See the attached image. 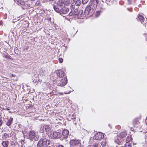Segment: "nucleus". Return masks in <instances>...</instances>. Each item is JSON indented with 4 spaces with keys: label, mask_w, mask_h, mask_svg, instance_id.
Instances as JSON below:
<instances>
[{
    "label": "nucleus",
    "mask_w": 147,
    "mask_h": 147,
    "mask_svg": "<svg viewBox=\"0 0 147 147\" xmlns=\"http://www.w3.org/2000/svg\"><path fill=\"white\" fill-rule=\"evenodd\" d=\"M24 7L26 8H28L30 7V4H28V3L26 2Z\"/></svg>",
    "instance_id": "bb28decb"
},
{
    "label": "nucleus",
    "mask_w": 147,
    "mask_h": 147,
    "mask_svg": "<svg viewBox=\"0 0 147 147\" xmlns=\"http://www.w3.org/2000/svg\"><path fill=\"white\" fill-rule=\"evenodd\" d=\"M104 137V135L101 132H98L94 136V138L96 140H100Z\"/></svg>",
    "instance_id": "9b49d317"
},
{
    "label": "nucleus",
    "mask_w": 147,
    "mask_h": 147,
    "mask_svg": "<svg viewBox=\"0 0 147 147\" xmlns=\"http://www.w3.org/2000/svg\"><path fill=\"white\" fill-rule=\"evenodd\" d=\"M75 7L74 5H71L70 6V8L71 9V11H73L74 10V8Z\"/></svg>",
    "instance_id": "2f4dec72"
},
{
    "label": "nucleus",
    "mask_w": 147,
    "mask_h": 147,
    "mask_svg": "<svg viewBox=\"0 0 147 147\" xmlns=\"http://www.w3.org/2000/svg\"><path fill=\"white\" fill-rule=\"evenodd\" d=\"M106 144V143L105 142H102L101 143V145L102 146H104Z\"/></svg>",
    "instance_id": "473e14b6"
},
{
    "label": "nucleus",
    "mask_w": 147,
    "mask_h": 147,
    "mask_svg": "<svg viewBox=\"0 0 147 147\" xmlns=\"http://www.w3.org/2000/svg\"><path fill=\"white\" fill-rule=\"evenodd\" d=\"M100 11H97V12L95 14L96 16L97 17L98 16L100 15Z\"/></svg>",
    "instance_id": "72a5a7b5"
},
{
    "label": "nucleus",
    "mask_w": 147,
    "mask_h": 147,
    "mask_svg": "<svg viewBox=\"0 0 147 147\" xmlns=\"http://www.w3.org/2000/svg\"><path fill=\"white\" fill-rule=\"evenodd\" d=\"M121 147H123V146H121Z\"/></svg>",
    "instance_id": "13d9d810"
},
{
    "label": "nucleus",
    "mask_w": 147,
    "mask_h": 147,
    "mask_svg": "<svg viewBox=\"0 0 147 147\" xmlns=\"http://www.w3.org/2000/svg\"><path fill=\"white\" fill-rule=\"evenodd\" d=\"M73 14V13L72 12V11H71L69 13V16H71Z\"/></svg>",
    "instance_id": "4c0bfd02"
},
{
    "label": "nucleus",
    "mask_w": 147,
    "mask_h": 147,
    "mask_svg": "<svg viewBox=\"0 0 147 147\" xmlns=\"http://www.w3.org/2000/svg\"><path fill=\"white\" fill-rule=\"evenodd\" d=\"M53 8L55 11L60 15H65L67 14L69 11V9L65 7H59L53 5Z\"/></svg>",
    "instance_id": "f257e3e1"
},
{
    "label": "nucleus",
    "mask_w": 147,
    "mask_h": 147,
    "mask_svg": "<svg viewBox=\"0 0 147 147\" xmlns=\"http://www.w3.org/2000/svg\"><path fill=\"white\" fill-rule=\"evenodd\" d=\"M50 140L45 138H42L38 141L37 146V147H45L49 145L50 144Z\"/></svg>",
    "instance_id": "f03ea898"
},
{
    "label": "nucleus",
    "mask_w": 147,
    "mask_h": 147,
    "mask_svg": "<svg viewBox=\"0 0 147 147\" xmlns=\"http://www.w3.org/2000/svg\"><path fill=\"white\" fill-rule=\"evenodd\" d=\"M36 5H38V4H37V3H36Z\"/></svg>",
    "instance_id": "8fccbe9b"
},
{
    "label": "nucleus",
    "mask_w": 147,
    "mask_h": 147,
    "mask_svg": "<svg viewBox=\"0 0 147 147\" xmlns=\"http://www.w3.org/2000/svg\"><path fill=\"white\" fill-rule=\"evenodd\" d=\"M127 132L126 131H124L120 133V139L122 138L123 141L125 140V138L127 135Z\"/></svg>",
    "instance_id": "2eb2a0df"
},
{
    "label": "nucleus",
    "mask_w": 147,
    "mask_h": 147,
    "mask_svg": "<svg viewBox=\"0 0 147 147\" xmlns=\"http://www.w3.org/2000/svg\"><path fill=\"white\" fill-rule=\"evenodd\" d=\"M79 147H83V146H79Z\"/></svg>",
    "instance_id": "864d4df0"
},
{
    "label": "nucleus",
    "mask_w": 147,
    "mask_h": 147,
    "mask_svg": "<svg viewBox=\"0 0 147 147\" xmlns=\"http://www.w3.org/2000/svg\"><path fill=\"white\" fill-rule=\"evenodd\" d=\"M88 0H82V2L83 4H86L88 2Z\"/></svg>",
    "instance_id": "7c9ffc66"
},
{
    "label": "nucleus",
    "mask_w": 147,
    "mask_h": 147,
    "mask_svg": "<svg viewBox=\"0 0 147 147\" xmlns=\"http://www.w3.org/2000/svg\"><path fill=\"white\" fill-rule=\"evenodd\" d=\"M74 2H75L76 6H79L80 5L81 3V1L80 0H74Z\"/></svg>",
    "instance_id": "412c9836"
},
{
    "label": "nucleus",
    "mask_w": 147,
    "mask_h": 147,
    "mask_svg": "<svg viewBox=\"0 0 147 147\" xmlns=\"http://www.w3.org/2000/svg\"><path fill=\"white\" fill-rule=\"evenodd\" d=\"M9 113H11V111H9Z\"/></svg>",
    "instance_id": "603ef678"
},
{
    "label": "nucleus",
    "mask_w": 147,
    "mask_h": 147,
    "mask_svg": "<svg viewBox=\"0 0 147 147\" xmlns=\"http://www.w3.org/2000/svg\"><path fill=\"white\" fill-rule=\"evenodd\" d=\"M50 136L53 139L59 138L60 139V133L57 131H54L50 134Z\"/></svg>",
    "instance_id": "1a4fd4ad"
},
{
    "label": "nucleus",
    "mask_w": 147,
    "mask_h": 147,
    "mask_svg": "<svg viewBox=\"0 0 147 147\" xmlns=\"http://www.w3.org/2000/svg\"><path fill=\"white\" fill-rule=\"evenodd\" d=\"M127 9L129 11L131 12L132 11V9Z\"/></svg>",
    "instance_id": "79ce46f5"
},
{
    "label": "nucleus",
    "mask_w": 147,
    "mask_h": 147,
    "mask_svg": "<svg viewBox=\"0 0 147 147\" xmlns=\"http://www.w3.org/2000/svg\"><path fill=\"white\" fill-rule=\"evenodd\" d=\"M70 0H59L56 3V6L65 7L68 6L70 4Z\"/></svg>",
    "instance_id": "7ed1b4c3"
},
{
    "label": "nucleus",
    "mask_w": 147,
    "mask_h": 147,
    "mask_svg": "<svg viewBox=\"0 0 147 147\" xmlns=\"http://www.w3.org/2000/svg\"><path fill=\"white\" fill-rule=\"evenodd\" d=\"M69 143L71 146H76L78 145L79 146V147L82 146L81 145L79 141L76 139L71 140Z\"/></svg>",
    "instance_id": "0eeeda50"
},
{
    "label": "nucleus",
    "mask_w": 147,
    "mask_h": 147,
    "mask_svg": "<svg viewBox=\"0 0 147 147\" xmlns=\"http://www.w3.org/2000/svg\"><path fill=\"white\" fill-rule=\"evenodd\" d=\"M16 75L15 74H12L11 75V77H15L16 76Z\"/></svg>",
    "instance_id": "c03bdc74"
},
{
    "label": "nucleus",
    "mask_w": 147,
    "mask_h": 147,
    "mask_svg": "<svg viewBox=\"0 0 147 147\" xmlns=\"http://www.w3.org/2000/svg\"><path fill=\"white\" fill-rule=\"evenodd\" d=\"M22 140V141L23 142V143L24 142V140Z\"/></svg>",
    "instance_id": "49530a36"
},
{
    "label": "nucleus",
    "mask_w": 147,
    "mask_h": 147,
    "mask_svg": "<svg viewBox=\"0 0 147 147\" xmlns=\"http://www.w3.org/2000/svg\"><path fill=\"white\" fill-rule=\"evenodd\" d=\"M111 0H102V1L103 2H105L107 3L108 2H109Z\"/></svg>",
    "instance_id": "e433bc0d"
},
{
    "label": "nucleus",
    "mask_w": 147,
    "mask_h": 147,
    "mask_svg": "<svg viewBox=\"0 0 147 147\" xmlns=\"http://www.w3.org/2000/svg\"><path fill=\"white\" fill-rule=\"evenodd\" d=\"M58 94H60V95H63V93L62 92H59L58 93Z\"/></svg>",
    "instance_id": "ea45409f"
},
{
    "label": "nucleus",
    "mask_w": 147,
    "mask_h": 147,
    "mask_svg": "<svg viewBox=\"0 0 147 147\" xmlns=\"http://www.w3.org/2000/svg\"><path fill=\"white\" fill-rule=\"evenodd\" d=\"M101 6H102V7H100V8L102 9H104V8L103 7V5H101Z\"/></svg>",
    "instance_id": "a19ab883"
},
{
    "label": "nucleus",
    "mask_w": 147,
    "mask_h": 147,
    "mask_svg": "<svg viewBox=\"0 0 147 147\" xmlns=\"http://www.w3.org/2000/svg\"><path fill=\"white\" fill-rule=\"evenodd\" d=\"M132 138L130 136H127L126 138L125 141H126V142H128L129 143H130V142L132 140Z\"/></svg>",
    "instance_id": "4be33fe9"
},
{
    "label": "nucleus",
    "mask_w": 147,
    "mask_h": 147,
    "mask_svg": "<svg viewBox=\"0 0 147 147\" xmlns=\"http://www.w3.org/2000/svg\"><path fill=\"white\" fill-rule=\"evenodd\" d=\"M120 145L121 144V142H120Z\"/></svg>",
    "instance_id": "4d7b16f0"
},
{
    "label": "nucleus",
    "mask_w": 147,
    "mask_h": 147,
    "mask_svg": "<svg viewBox=\"0 0 147 147\" xmlns=\"http://www.w3.org/2000/svg\"><path fill=\"white\" fill-rule=\"evenodd\" d=\"M5 57H6V58H8V57H7V56H5Z\"/></svg>",
    "instance_id": "09e8293b"
},
{
    "label": "nucleus",
    "mask_w": 147,
    "mask_h": 147,
    "mask_svg": "<svg viewBox=\"0 0 147 147\" xmlns=\"http://www.w3.org/2000/svg\"><path fill=\"white\" fill-rule=\"evenodd\" d=\"M18 4H20L22 6H24L26 2H25L23 0H20L18 1Z\"/></svg>",
    "instance_id": "393cba45"
},
{
    "label": "nucleus",
    "mask_w": 147,
    "mask_h": 147,
    "mask_svg": "<svg viewBox=\"0 0 147 147\" xmlns=\"http://www.w3.org/2000/svg\"><path fill=\"white\" fill-rule=\"evenodd\" d=\"M119 136H116L115 138V139H114L115 142V143L116 144H117V145H116V146L117 147H118L119 144Z\"/></svg>",
    "instance_id": "dca6fc26"
},
{
    "label": "nucleus",
    "mask_w": 147,
    "mask_h": 147,
    "mask_svg": "<svg viewBox=\"0 0 147 147\" xmlns=\"http://www.w3.org/2000/svg\"><path fill=\"white\" fill-rule=\"evenodd\" d=\"M67 83V79L66 78H64L62 79L60 81L59 83V86H63L65 85Z\"/></svg>",
    "instance_id": "ddd939ff"
},
{
    "label": "nucleus",
    "mask_w": 147,
    "mask_h": 147,
    "mask_svg": "<svg viewBox=\"0 0 147 147\" xmlns=\"http://www.w3.org/2000/svg\"><path fill=\"white\" fill-rule=\"evenodd\" d=\"M78 12V11L77 9H75L74 10V16L75 17H76V16L77 15Z\"/></svg>",
    "instance_id": "a878e982"
},
{
    "label": "nucleus",
    "mask_w": 147,
    "mask_h": 147,
    "mask_svg": "<svg viewBox=\"0 0 147 147\" xmlns=\"http://www.w3.org/2000/svg\"><path fill=\"white\" fill-rule=\"evenodd\" d=\"M6 109L7 110H9V109H8V108H7Z\"/></svg>",
    "instance_id": "de8ad7c7"
},
{
    "label": "nucleus",
    "mask_w": 147,
    "mask_h": 147,
    "mask_svg": "<svg viewBox=\"0 0 147 147\" xmlns=\"http://www.w3.org/2000/svg\"><path fill=\"white\" fill-rule=\"evenodd\" d=\"M13 120V118L12 117H10L8 119L7 122L6 123V125L8 126H10L12 123Z\"/></svg>",
    "instance_id": "f3484780"
},
{
    "label": "nucleus",
    "mask_w": 147,
    "mask_h": 147,
    "mask_svg": "<svg viewBox=\"0 0 147 147\" xmlns=\"http://www.w3.org/2000/svg\"><path fill=\"white\" fill-rule=\"evenodd\" d=\"M76 114H73L72 115V117H71V119H76Z\"/></svg>",
    "instance_id": "c9c22d12"
},
{
    "label": "nucleus",
    "mask_w": 147,
    "mask_h": 147,
    "mask_svg": "<svg viewBox=\"0 0 147 147\" xmlns=\"http://www.w3.org/2000/svg\"><path fill=\"white\" fill-rule=\"evenodd\" d=\"M87 147H93V146H92L89 145L88 146H87Z\"/></svg>",
    "instance_id": "a18cd8bd"
},
{
    "label": "nucleus",
    "mask_w": 147,
    "mask_h": 147,
    "mask_svg": "<svg viewBox=\"0 0 147 147\" xmlns=\"http://www.w3.org/2000/svg\"><path fill=\"white\" fill-rule=\"evenodd\" d=\"M49 1H52L53 0H49Z\"/></svg>",
    "instance_id": "5fc2aeb1"
},
{
    "label": "nucleus",
    "mask_w": 147,
    "mask_h": 147,
    "mask_svg": "<svg viewBox=\"0 0 147 147\" xmlns=\"http://www.w3.org/2000/svg\"><path fill=\"white\" fill-rule=\"evenodd\" d=\"M21 143H22V144H23V143H22V142H21Z\"/></svg>",
    "instance_id": "6e6d98bb"
},
{
    "label": "nucleus",
    "mask_w": 147,
    "mask_h": 147,
    "mask_svg": "<svg viewBox=\"0 0 147 147\" xmlns=\"http://www.w3.org/2000/svg\"><path fill=\"white\" fill-rule=\"evenodd\" d=\"M28 136L29 139L32 141L33 140L35 141H37L38 140L39 136L34 131H30L29 133Z\"/></svg>",
    "instance_id": "20e7f679"
},
{
    "label": "nucleus",
    "mask_w": 147,
    "mask_h": 147,
    "mask_svg": "<svg viewBox=\"0 0 147 147\" xmlns=\"http://www.w3.org/2000/svg\"><path fill=\"white\" fill-rule=\"evenodd\" d=\"M92 8L90 5L87 6L84 11L85 15H87L90 13L91 14L93 13L94 9Z\"/></svg>",
    "instance_id": "423d86ee"
},
{
    "label": "nucleus",
    "mask_w": 147,
    "mask_h": 147,
    "mask_svg": "<svg viewBox=\"0 0 147 147\" xmlns=\"http://www.w3.org/2000/svg\"><path fill=\"white\" fill-rule=\"evenodd\" d=\"M57 147H64L63 145L61 144L59 145Z\"/></svg>",
    "instance_id": "58836bf2"
},
{
    "label": "nucleus",
    "mask_w": 147,
    "mask_h": 147,
    "mask_svg": "<svg viewBox=\"0 0 147 147\" xmlns=\"http://www.w3.org/2000/svg\"><path fill=\"white\" fill-rule=\"evenodd\" d=\"M124 147H131L130 143L126 142V144L124 145Z\"/></svg>",
    "instance_id": "cd10ccee"
},
{
    "label": "nucleus",
    "mask_w": 147,
    "mask_h": 147,
    "mask_svg": "<svg viewBox=\"0 0 147 147\" xmlns=\"http://www.w3.org/2000/svg\"><path fill=\"white\" fill-rule=\"evenodd\" d=\"M139 123V122L137 119H135L133 121V125H134V127H137V126H136V125H138Z\"/></svg>",
    "instance_id": "6ab92c4d"
},
{
    "label": "nucleus",
    "mask_w": 147,
    "mask_h": 147,
    "mask_svg": "<svg viewBox=\"0 0 147 147\" xmlns=\"http://www.w3.org/2000/svg\"><path fill=\"white\" fill-rule=\"evenodd\" d=\"M142 137L145 139V142L147 143V132L142 134Z\"/></svg>",
    "instance_id": "5701e85b"
},
{
    "label": "nucleus",
    "mask_w": 147,
    "mask_h": 147,
    "mask_svg": "<svg viewBox=\"0 0 147 147\" xmlns=\"http://www.w3.org/2000/svg\"><path fill=\"white\" fill-rule=\"evenodd\" d=\"M56 72L57 76L59 77L62 78L65 75V72L61 70H58L56 71Z\"/></svg>",
    "instance_id": "f8f14e48"
},
{
    "label": "nucleus",
    "mask_w": 147,
    "mask_h": 147,
    "mask_svg": "<svg viewBox=\"0 0 147 147\" xmlns=\"http://www.w3.org/2000/svg\"><path fill=\"white\" fill-rule=\"evenodd\" d=\"M69 134V131L67 129L63 130L62 134L60 133V139L61 140L66 139L67 138Z\"/></svg>",
    "instance_id": "39448f33"
},
{
    "label": "nucleus",
    "mask_w": 147,
    "mask_h": 147,
    "mask_svg": "<svg viewBox=\"0 0 147 147\" xmlns=\"http://www.w3.org/2000/svg\"><path fill=\"white\" fill-rule=\"evenodd\" d=\"M9 136V134L6 133L2 134V138L4 139H5L7 138H8Z\"/></svg>",
    "instance_id": "b1692460"
},
{
    "label": "nucleus",
    "mask_w": 147,
    "mask_h": 147,
    "mask_svg": "<svg viewBox=\"0 0 147 147\" xmlns=\"http://www.w3.org/2000/svg\"><path fill=\"white\" fill-rule=\"evenodd\" d=\"M76 124H77V123H75V125H76Z\"/></svg>",
    "instance_id": "3c124183"
},
{
    "label": "nucleus",
    "mask_w": 147,
    "mask_h": 147,
    "mask_svg": "<svg viewBox=\"0 0 147 147\" xmlns=\"http://www.w3.org/2000/svg\"><path fill=\"white\" fill-rule=\"evenodd\" d=\"M1 144L3 147H7L9 144V142L7 140L3 141L2 142Z\"/></svg>",
    "instance_id": "a211bd4d"
},
{
    "label": "nucleus",
    "mask_w": 147,
    "mask_h": 147,
    "mask_svg": "<svg viewBox=\"0 0 147 147\" xmlns=\"http://www.w3.org/2000/svg\"><path fill=\"white\" fill-rule=\"evenodd\" d=\"M45 70L43 69H41L40 71V75H43L44 74L45 72Z\"/></svg>",
    "instance_id": "c85d7f7f"
},
{
    "label": "nucleus",
    "mask_w": 147,
    "mask_h": 147,
    "mask_svg": "<svg viewBox=\"0 0 147 147\" xmlns=\"http://www.w3.org/2000/svg\"><path fill=\"white\" fill-rule=\"evenodd\" d=\"M83 17V11L82 10H80L78 11V13L76 18H82Z\"/></svg>",
    "instance_id": "4468645a"
},
{
    "label": "nucleus",
    "mask_w": 147,
    "mask_h": 147,
    "mask_svg": "<svg viewBox=\"0 0 147 147\" xmlns=\"http://www.w3.org/2000/svg\"><path fill=\"white\" fill-rule=\"evenodd\" d=\"M59 63H61L63 62V60L62 58H59Z\"/></svg>",
    "instance_id": "f704fd0d"
},
{
    "label": "nucleus",
    "mask_w": 147,
    "mask_h": 147,
    "mask_svg": "<svg viewBox=\"0 0 147 147\" xmlns=\"http://www.w3.org/2000/svg\"><path fill=\"white\" fill-rule=\"evenodd\" d=\"M91 4L90 5L94 9L97 7V5L99 3L98 0H91Z\"/></svg>",
    "instance_id": "6e6552de"
},
{
    "label": "nucleus",
    "mask_w": 147,
    "mask_h": 147,
    "mask_svg": "<svg viewBox=\"0 0 147 147\" xmlns=\"http://www.w3.org/2000/svg\"><path fill=\"white\" fill-rule=\"evenodd\" d=\"M44 129H45V131L48 133H49L51 132V129L49 126L48 125H44L43 128L41 127L40 129V132L42 133L44 132Z\"/></svg>",
    "instance_id": "9d476101"
},
{
    "label": "nucleus",
    "mask_w": 147,
    "mask_h": 147,
    "mask_svg": "<svg viewBox=\"0 0 147 147\" xmlns=\"http://www.w3.org/2000/svg\"><path fill=\"white\" fill-rule=\"evenodd\" d=\"M99 145L98 143L95 142L93 144L92 146L93 147H98Z\"/></svg>",
    "instance_id": "c756f323"
},
{
    "label": "nucleus",
    "mask_w": 147,
    "mask_h": 147,
    "mask_svg": "<svg viewBox=\"0 0 147 147\" xmlns=\"http://www.w3.org/2000/svg\"><path fill=\"white\" fill-rule=\"evenodd\" d=\"M2 120L1 119H0V126L2 125Z\"/></svg>",
    "instance_id": "37998d69"
},
{
    "label": "nucleus",
    "mask_w": 147,
    "mask_h": 147,
    "mask_svg": "<svg viewBox=\"0 0 147 147\" xmlns=\"http://www.w3.org/2000/svg\"><path fill=\"white\" fill-rule=\"evenodd\" d=\"M138 20H139L141 22H143L144 21V17L141 15H139L138 17Z\"/></svg>",
    "instance_id": "aec40b11"
}]
</instances>
